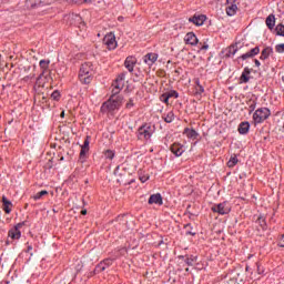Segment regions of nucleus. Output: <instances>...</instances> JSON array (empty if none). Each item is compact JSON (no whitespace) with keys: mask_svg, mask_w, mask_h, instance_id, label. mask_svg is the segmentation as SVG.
I'll return each instance as SVG.
<instances>
[{"mask_svg":"<svg viewBox=\"0 0 284 284\" xmlns=\"http://www.w3.org/2000/svg\"><path fill=\"white\" fill-rule=\"evenodd\" d=\"M60 116H61V119H63L65 116V111H62Z\"/></svg>","mask_w":284,"mask_h":284,"instance_id":"nucleus-47","label":"nucleus"},{"mask_svg":"<svg viewBox=\"0 0 284 284\" xmlns=\"http://www.w3.org/2000/svg\"><path fill=\"white\" fill-rule=\"evenodd\" d=\"M261 52V48H258V47H255V48H253V49H251L250 51H248V53L251 54V57H256V54H258Z\"/></svg>","mask_w":284,"mask_h":284,"instance_id":"nucleus-33","label":"nucleus"},{"mask_svg":"<svg viewBox=\"0 0 284 284\" xmlns=\"http://www.w3.org/2000/svg\"><path fill=\"white\" fill-rule=\"evenodd\" d=\"M139 180L141 181V183H146L148 181H150V175H140Z\"/></svg>","mask_w":284,"mask_h":284,"instance_id":"nucleus-38","label":"nucleus"},{"mask_svg":"<svg viewBox=\"0 0 284 284\" xmlns=\"http://www.w3.org/2000/svg\"><path fill=\"white\" fill-rule=\"evenodd\" d=\"M237 131H239L241 134H247V132H250V122H242V123L239 125Z\"/></svg>","mask_w":284,"mask_h":284,"instance_id":"nucleus-23","label":"nucleus"},{"mask_svg":"<svg viewBox=\"0 0 284 284\" xmlns=\"http://www.w3.org/2000/svg\"><path fill=\"white\" fill-rule=\"evenodd\" d=\"M153 134H154V126H152L151 124L145 123L138 129V139L140 141H150Z\"/></svg>","mask_w":284,"mask_h":284,"instance_id":"nucleus-3","label":"nucleus"},{"mask_svg":"<svg viewBox=\"0 0 284 284\" xmlns=\"http://www.w3.org/2000/svg\"><path fill=\"white\" fill-rule=\"evenodd\" d=\"M254 57L247 51L246 53L241 55V59L245 61L246 59H253Z\"/></svg>","mask_w":284,"mask_h":284,"instance_id":"nucleus-37","label":"nucleus"},{"mask_svg":"<svg viewBox=\"0 0 284 284\" xmlns=\"http://www.w3.org/2000/svg\"><path fill=\"white\" fill-rule=\"evenodd\" d=\"M166 93V97L169 99H179V92H176L175 90H171L169 92H165Z\"/></svg>","mask_w":284,"mask_h":284,"instance_id":"nucleus-30","label":"nucleus"},{"mask_svg":"<svg viewBox=\"0 0 284 284\" xmlns=\"http://www.w3.org/2000/svg\"><path fill=\"white\" fill-rule=\"evenodd\" d=\"M39 65L42 70L41 75H43L48 70H50V60H40Z\"/></svg>","mask_w":284,"mask_h":284,"instance_id":"nucleus-22","label":"nucleus"},{"mask_svg":"<svg viewBox=\"0 0 284 284\" xmlns=\"http://www.w3.org/2000/svg\"><path fill=\"white\" fill-rule=\"evenodd\" d=\"M170 150L175 156H182L183 152H185V146H183L181 143H173Z\"/></svg>","mask_w":284,"mask_h":284,"instance_id":"nucleus-10","label":"nucleus"},{"mask_svg":"<svg viewBox=\"0 0 284 284\" xmlns=\"http://www.w3.org/2000/svg\"><path fill=\"white\" fill-rule=\"evenodd\" d=\"M89 151H90V140H88L87 138L84 140L83 145L81 146V151H80L81 159H83V156H85V154H88Z\"/></svg>","mask_w":284,"mask_h":284,"instance_id":"nucleus-21","label":"nucleus"},{"mask_svg":"<svg viewBox=\"0 0 284 284\" xmlns=\"http://www.w3.org/2000/svg\"><path fill=\"white\" fill-rule=\"evenodd\" d=\"M184 134L187 136V139H196V136H199L196 131L190 128L184 129Z\"/></svg>","mask_w":284,"mask_h":284,"instance_id":"nucleus-24","label":"nucleus"},{"mask_svg":"<svg viewBox=\"0 0 284 284\" xmlns=\"http://www.w3.org/2000/svg\"><path fill=\"white\" fill-rule=\"evenodd\" d=\"M212 212H216L221 215L230 214V206H227V203L223 202L212 206Z\"/></svg>","mask_w":284,"mask_h":284,"instance_id":"nucleus-7","label":"nucleus"},{"mask_svg":"<svg viewBox=\"0 0 284 284\" xmlns=\"http://www.w3.org/2000/svg\"><path fill=\"white\" fill-rule=\"evenodd\" d=\"M196 262L195 257H186L185 263L189 265H194V263Z\"/></svg>","mask_w":284,"mask_h":284,"instance_id":"nucleus-39","label":"nucleus"},{"mask_svg":"<svg viewBox=\"0 0 284 284\" xmlns=\"http://www.w3.org/2000/svg\"><path fill=\"white\" fill-rule=\"evenodd\" d=\"M154 203L155 205H163V197L161 196V194L158 193L150 196L149 205H152Z\"/></svg>","mask_w":284,"mask_h":284,"instance_id":"nucleus-16","label":"nucleus"},{"mask_svg":"<svg viewBox=\"0 0 284 284\" xmlns=\"http://www.w3.org/2000/svg\"><path fill=\"white\" fill-rule=\"evenodd\" d=\"M184 41L187 45H196L199 43V38H196L194 32H189L185 34Z\"/></svg>","mask_w":284,"mask_h":284,"instance_id":"nucleus-13","label":"nucleus"},{"mask_svg":"<svg viewBox=\"0 0 284 284\" xmlns=\"http://www.w3.org/2000/svg\"><path fill=\"white\" fill-rule=\"evenodd\" d=\"M112 88L110 99L101 105V112L103 114H111V116L123 105V95H119V92L125 88V72L118 75L112 83Z\"/></svg>","mask_w":284,"mask_h":284,"instance_id":"nucleus-1","label":"nucleus"},{"mask_svg":"<svg viewBox=\"0 0 284 284\" xmlns=\"http://www.w3.org/2000/svg\"><path fill=\"white\" fill-rule=\"evenodd\" d=\"M61 97V93H59V91H53L51 94V99H53V101H59Z\"/></svg>","mask_w":284,"mask_h":284,"instance_id":"nucleus-36","label":"nucleus"},{"mask_svg":"<svg viewBox=\"0 0 284 284\" xmlns=\"http://www.w3.org/2000/svg\"><path fill=\"white\" fill-rule=\"evenodd\" d=\"M28 252H32V246H28Z\"/></svg>","mask_w":284,"mask_h":284,"instance_id":"nucleus-49","label":"nucleus"},{"mask_svg":"<svg viewBox=\"0 0 284 284\" xmlns=\"http://www.w3.org/2000/svg\"><path fill=\"white\" fill-rule=\"evenodd\" d=\"M70 3H83V0H67Z\"/></svg>","mask_w":284,"mask_h":284,"instance_id":"nucleus-42","label":"nucleus"},{"mask_svg":"<svg viewBox=\"0 0 284 284\" xmlns=\"http://www.w3.org/2000/svg\"><path fill=\"white\" fill-rule=\"evenodd\" d=\"M254 63L256 65V68H261V61H258L257 59L254 60Z\"/></svg>","mask_w":284,"mask_h":284,"instance_id":"nucleus-43","label":"nucleus"},{"mask_svg":"<svg viewBox=\"0 0 284 284\" xmlns=\"http://www.w3.org/2000/svg\"><path fill=\"white\" fill-rule=\"evenodd\" d=\"M94 0H82L83 3H93Z\"/></svg>","mask_w":284,"mask_h":284,"instance_id":"nucleus-45","label":"nucleus"},{"mask_svg":"<svg viewBox=\"0 0 284 284\" xmlns=\"http://www.w3.org/2000/svg\"><path fill=\"white\" fill-rule=\"evenodd\" d=\"M275 32L278 37H284V26L283 24H277L275 28Z\"/></svg>","mask_w":284,"mask_h":284,"instance_id":"nucleus-28","label":"nucleus"},{"mask_svg":"<svg viewBox=\"0 0 284 284\" xmlns=\"http://www.w3.org/2000/svg\"><path fill=\"white\" fill-rule=\"evenodd\" d=\"M94 77V65L92 62H84L80 67L79 79L81 83L88 85V83H92V78Z\"/></svg>","mask_w":284,"mask_h":284,"instance_id":"nucleus-2","label":"nucleus"},{"mask_svg":"<svg viewBox=\"0 0 284 284\" xmlns=\"http://www.w3.org/2000/svg\"><path fill=\"white\" fill-rule=\"evenodd\" d=\"M162 119L165 121V123H172L174 121V112H169L168 114H164Z\"/></svg>","mask_w":284,"mask_h":284,"instance_id":"nucleus-25","label":"nucleus"},{"mask_svg":"<svg viewBox=\"0 0 284 284\" xmlns=\"http://www.w3.org/2000/svg\"><path fill=\"white\" fill-rule=\"evenodd\" d=\"M275 51L278 53V54H283L284 52V43H280L275 47Z\"/></svg>","mask_w":284,"mask_h":284,"instance_id":"nucleus-35","label":"nucleus"},{"mask_svg":"<svg viewBox=\"0 0 284 284\" xmlns=\"http://www.w3.org/2000/svg\"><path fill=\"white\" fill-rule=\"evenodd\" d=\"M134 65H136V58L129 55L124 61V68H126L129 72H134Z\"/></svg>","mask_w":284,"mask_h":284,"instance_id":"nucleus-12","label":"nucleus"},{"mask_svg":"<svg viewBox=\"0 0 284 284\" xmlns=\"http://www.w3.org/2000/svg\"><path fill=\"white\" fill-rule=\"evenodd\" d=\"M103 43L106 45L108 50H114L116 48V37L114 33H109L104 37Z\"/></svg>","mask_w":284,"mask_h":284,"instance_id":"nucleus-5","label":"nucleus"},{"mask_svg":"<svg viewBox=\"0 0 284 284\" xmlns=\"http://www.w3.org/2000/svg\"><path fill=\"white\" fill-rule=\"evenodd\" d=\"M47 194H48V191L43 190V191L38 192L36 195H33V199H34V201H39V200H41L42 196H47Z\"/></svg>","mask_w":284,"mask_h":284,"instance_id":"nucleus-31","label":"nucleus"},{"mask_svg":"<svg viewBox=\"0 0 284 284\" xmlns=\"http://www.w3.org/2000/svg\"><path fill=\"white\" fill-rule=\"evenodd\" d=\"M160 101L162 103H165L166 105H170V98L168 97L166 93H163L161 97H160Z\"/></svg>","mask_w":284,"mask_h":284,"instance_id":"nucleus-32","label":"nucleus"},{"mask_svg":"<svg viewBox=\"0 0 284 284\" xmlns=\"http://www.w3.org/2000/svg\"><path fill=\"white\" fill-rule=\"evenodd\" d=\"M236 163H239V158L236 156H231V159L227 162V166L229 168H234L236 165Z\"/></svg>","mask_w":284,"mask_h":284,"instance_id":"nucleus-29","label":"nucleus"},{"mask_svg":"<svg viewBox=\"0 0 284 284\" xmlns=\"http://www.w3.org/2000/svg\"><path fill=\"white\" fill-rule=\"evenodd\" d=\"M205 19L207 17L200 14V16H193L192 18L189 19L190 23H194V26H203L205 23Z\"/></svg>","mask_w":284,"mask_h":284,"instance_id":"nucleus-14","label":"nucleus"},{"mask_svg":"<svg viewBox=\"0 0 284 284\" xmlns=\"http://www.w3.org/2000/svg\"><path fill=\"white\" fill-rule=\"evenodd\" d=\"M104 156L105 159H110V160L114 159V151L112 150L104 151Z\"/></svg>","mask_w":284,"mask_h":284,"instance_id":"nucleus-34","label":"nucleus"},{"mask_svg":"<svg viewBox=\"0 0 284 284\" xmlns=\"http://www.w3.org/2000/svg\"><path fill=\"white\" fill-rule=\"evenodd\" d=\"M247 105H248V112L250 114H252V112L256 110V100H248Z\"/></svg>","mask_w":284,"mask_h":284,"instance_id":"nucleus-27","label":"nucleus"},{"mask_svg":"<svg viewBox=\"0 0 284 284\" xmlns=\"http://www.w3.org/2000/svg\"><path fill=\"white\" fill-rule=\"evenodd\" d=\"M28 8H37V6H41V0H27Z\"/></svg>","mask_w":284,"mask_h":284,"instance_id":"nucleus-26","label":"nucleus"},{"mask_svg":"<svg viewBox=\"0 0 284 284\" xmlns=\"http://www.w3.org/2000/svg\"><path fill=\"white\" fill-rule=\"evenodd\" d=\"M159 60V54L158 53H146L143 57V62L151 68L156 61Z\"/></svg>","mask_w":284,"mask_h":284,"instance_id":"nucleus-9","label":"nucleus"},{"mask_svg":"<svg viewBox=\"0 0 284 284\" xmlns=\"http://www.w3.org/2000/svg\"><path fill=\"white\" fill-rule=\"evenodd\" d=\"M2 210L6 214H10V212H12V202H10L6 196H2Z\"/></svg>","mask_w":284,"mask_h":284,"instance_id":"nucleus-17","label":"nucleus"},{"mask_svg":"<svg viewBox=\"0 0 284 284\" xmlns=\"http://www.w3.org/2000/svg\"><path fill=\"white\" fill-rule=\"evenodd\" d=\"M81 214H82L83 216H85V214H88V211H87V210H82V211H81Z\"/></svg>","mask_w":284,"mask_h":284,"instance_id":"nucleus-46","label":"nucleus"},{"mask_svg":"<svg viewBox=\"0 0 284 284\" xmlns=\"http://www.w3.org/2000/svg\"><path fill=\"white\" fill-rule=\"evenodd\" d=\"M23 227V223H18L13 229H11L8 233L9 237L13 241H19L21 239V229Z\"/></svg>","mask_w":284,"mask_h":284,"instance_id":"nucleus-6","label":"nucleus"},{"mask_svg":"<svg viewBox=\"0 0 284 284\" xmlns=\"http://www.w3.org/2000/svg\"><path fill=\"white\" fill-rule=\"evenodd\" d=\"M278 245H280V247H284V234L280 239Z\"/></svg>","mask_w":284,"mask_h":284,"instance_id":"nucleus-41","label":"nucleus"},{"mask_svg":"<svg viewBox=\"0 0 284 284\" xmlns=\"http://www.w3.org/2000/svg\"><path fill=\"white\" fill-rule=\"evenodd\" d=\"M209 48H210V45L204 44V45L201 47V50H207Z\"/></svg>","mask_w":284,"mask_h":284,"instance_id":"nucleus-44","label":"nucleus"},{"mask_svg":"<svg viewBox=\"0 0 284 284\" xmlns=\"http://www.w3.org/2000/svg\"><path fill=\"white\" fill-rule=\"evenodd\" d=\"M199 91H200V92H204L203 87L199 85Z\"/></svg>","mask_w":284,"mask_h":284,"instance_id":"nucleus-48","label":"nucleus"},{"mask_svg":"<svg viewBox=\"0 0 284 284\" xmlns=\"http://www.w3.org/2000/svg\"><path fill=\"white\" fill-rule=\"evenodd\" d=\"M271 115L272 111H270V109L260 108L253 113V121L255 124L263 123L264 121H267Z\"/></svg>","mask_w":284,"mask_h":284,"instance_id":"nucleus-4","label":"nucleus"},{"mask_svg":"<svg viewBox=\"0 0 284 284\" xmlns=\"http://www.w3.org/2000/svg\"><path fill=\"white\" fill-rule=\"evenodd\" d=\"M132 108H134V100L130 99L126 103V110H132Z\"/></svg>","mask_w":284,"mask_h":284,"instance_id":"nucleus-40","label":"nucleus"},{"mask_svg":"<svg viewBox=\"0 0 284 284\" xmlns=\"http://www.w3.org/2000/svg\"><path fill=\"white\" fill-rule=\"evenodd\" d=\"M265 23H266L268 30H274V26H276V17L274 14H270L266 18Z\"/></svg>","mask_w":284,"mask_h":284,"instance_id":"nucleus-20","label":"nucleus"},{"mask_svg":"<svg viewBox=\"0 0 284 284\" xmlns=\"http://www.w3.org/2000/svg\"><path fill=\"white\" fill-rule=\"evenodd\" d=\"M236 52H239V47H236V44L230 45L225 49V57L230 59V57H234Z\"/></svg>","mask_w":284,"mask_h":284,"instance_id":"nucleus-19","label":"nucleus"},{"mask_svg":"<svg viewBox=\"0 0 284 284\" xmlns=\"http://www.w3.org/2000/svg\"><path fill=\"white\" fill-rule=\"evenodd\" d=\"M111 265H112V260L110 258L104 260L95 266V273L100 274V272H105V270H108V267H110Z\"/></svg>","mask_w":284,"mask_h":284,"instance_id":"nucleus-11","label":"nucleus"},{"mask_svg":"<svg viewBox=\"0 0 284 284\" xmlns=\"http://www.w3.org/2000/svg\"><path fill=\"white\" fill-rule=\"evenodd\" d=\"M250 74H252V69L250 68H244L241 77H240V81L241 83H248L250 82Z\"/></svg>","mask_w":284,"mask_h":284,"instance_id":"nucleus-15","label":"nucleus"},{"mask_svg":"<svg viewBox=\"0 0 284 284\" xmlns=\"http://www.w3.org/2000/svg\"><path fill=\"white\" fill-rule=\"evenodd\" d=\"M274 52V49H272V47H266L263 49V51L261 52V61H265L266 59H270V55Z\"/></svg>","mask_w":284,"mask_h":284,"instance_id":"nucleus-18","label":"nucleus"},{"mask_svg":"<svg viewBox=\"0 0 284 284\" xmlns=\"http://www.w3.org/2000/svg\"><path fill=\"white\" fill-rule=\"evenodd\" d=\"M239 11V7L234 3V0H226V14L229 17H234Z\"/></svg>","mask_w":284,"mask_h":284,"instance_id":"nucleus-8","label":"nucleus"}]
</instances>
